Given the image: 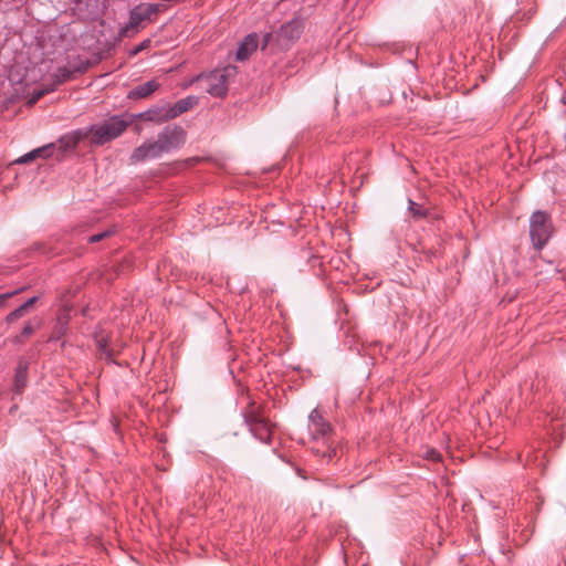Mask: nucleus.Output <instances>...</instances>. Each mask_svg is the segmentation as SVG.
Wrapping results in <instances>:
<instances>
[{
  "instance_id": "1",
  "label": "nucleus",
  "mask_w": 566,
  "mask_h": 566,
  "mask_svg": "<svg viewBox=\"0 0 566 566\" xmlns=\"http://www.w3.org/2000/svg\"><path fill=\"white\" fill-rule=\"evenodd\" d=\"M186 140V133L181 127H167L156 140H147L137 147L132 154V161L138 163L153 159L180 147Z\"/></svg>"
},
{
  "instance_id": "2",
  "label": "nucleus",
  "mask_w": 566,
  "mask_h": 566,
  "mask_svg": "<svg viewBox=\"0 0 566 566\" xmlns=\"http://www.w3.org/2000/svg\"><path fill=\"white\" fill-rule=\"evenodd\" d=\"M302 30V21L295 19L282 25L274 36L270 33L250 34V53L256 50L259 45L262 50L268 45L271 46V50H287L301 36Z\"/></svg>"
},
{
  "instance_id": "3",
  "label": "nucleus",
  "mask_w": 566,
  "mask_h": 566,
  "mask_svg": "<svg viewBox=\"0 0 566 566\" xmlns=\"http://www.w3.org/2000/svg\"><path fill=\"white\" fill-rule=\"evenodd\" d=\"M134 123V116H112L86 129L91 145L101 146L119 137Z\"/></svg>"
},
{
  "instance_id": "4",
  "label": "nucleus",
  "mask_w": 566,
  "mask_h": 566,
  "mask_svg": "<svg viewBox=\"0 0 566 566\" xmlns=\"http://www.w3.org/2000/svg\"><path fill=\"white\" fill-rule=\"evenodd\" d=\"M237 75V67L228 65L222 70H216L209 74H200L191 81L184 84L188 87L192 83H198L202 90L214 97H222L228 92L230 81Z\"/></svg>"
},
{
  "instance_id": "5",
  "label": "nucleus",
  "mask_w": 566,
  "mask_h": 566,
  "mask_svg": "<svg viewBox=\"0 0 566 566\" xmlns=\"http://www.w3.org/2000/svg\"><path fill=\"white\" fill-rule=\"evenodd\" d=\"M158 11L159 6L156 3L144 2L136 6L130 10L129 20L126 25L119 30V36H133L140 29L145 28V22H150Z\"/></svg>"
},
{
  "instance_id": "6",
  "label": "nucleus",
  "mask_w": 566,
  "mask_h": 566,
  "mask_svg": "<svg viewBox=\"0 0 566 566\" xmlns=\"http://www.w3.org/2000/svg\"><path fill=\"white\" fill-rule=\"evenodd\" d=\"M310 433L314 440H318L319 438L324 439L323 444L324 449H321L319 447H313L312 450L323 458H327L331 460L336 451L333 449L326 440L327 434L331 432V426L328 422H326L319 411L317 409H314L310 413V424H308Z\"/></svg>"
},
{
  "instance_id": "7",
  "label": "nucleus",
  "mask_w": 566,
  "mask_h": 566,
  "mask_svg": "<svg viewBox=\"0 0 566 566\" xmlns=\"http://www.w3.org/2000/svg\"><path fill=\"white\" fill-rule=\"evenodd\" d=\"M553 233L551 217L545 211H535L530 219V237L536 250H541Z\"/></svg>"
},
{
  "instance_id": "8",
  "label": "nucleus",
  "mask_w": 566,
  "mask_h": 566,
  "mask_svg": "<svg viewBox=\"0 0 566 566\" xmlns=\"http://www.w3.org/2000/svg\"><path fill=\"white\" fill-rule=\"evenodd\" d=\"M253 403L250 402V432L261 442H270L272 437L271 426L263 417H259L252 409Z\"/></svg>"
},
{
  "instance_id": "9",
  "label": "nucleus",
  "mask_w": 566,
  "mask_h": 566,
  "mask_svg": "<svg viewBox=\"0 0 566 566\" xmlns=\"http://www.w3.org/2000/svg\"><path fill=\"white\" fill-rule=\"evenodd\" d=\"M88 139L86 129H80L64 135L60 138L56 145V149L60 150L61 156L65 153L73 150L81 140Z\"/></svg>"
},
{
  "instance_id": "10",
  "label": "nucleus",
  "mask_w": 566,
  "mask_h": 566,
  "mask_svg": "<svg viewBox=\"0 0 566 566\" xmlns=\"http://www.w3.org/2000/svg\"><path fill=\"white\" fill-rule=\"evenodd\" d=\"M56 149L55 144H49L42 147H39L36 149H33L32 151L21 156L15 160L17 164H29L36 158H50L53 156L54 150Z\"/></svg>"
},
{
  "instance_id": "11",
  "label": "nucleus",
  "mask_w": 566,
  "mask_h": 566,
  "mask_svg": "<svg viewBox=\"0 0 566 566\" xmlns=\"http://www.w3.org/2000/svg\"><path fill=\"white\" fill-rule=\"evenodd\" d=\"M133 116H134V120L137 118L140 120L154 122V123H163V122L169 120L166 105L157 106V107L148 109L144 113L133 115Z\"/></svg>"
},
{
  "instance_id": "12",
  "label": "nucleus",
  "mask_w": 566,
  "mask_h": 566,
  "mask_svg": "<svg viewBox=\"0 0 566 566\" xmlns=\"http://www.w3.org/2000/svg\"><path fill=\"white\" fill-rule=\"evenodd\" d=\"M196 104H197V98L192 97V96H188L186 98L178 101L174 105H166V109H167L169 119L176 118L180 114L192 108Z\"/></svg>"
},
{
  "instance_id": "13",
  "label": "nucleus",
  "mask_w": 566,
  "mask_h": 566,
  "mask_svg": "<svg viewBox=\"0 0 566 566\" xmlns=\"http://www.w3.org/2000/svg\"><path fill=\"white\" fill-rule=\"evenodd\" d=\"M160 84L156 80H150L136 86L128 94L130 98H146L159 88Z\"/></svg>"
},
{
  "instance_id": "14",
  "label": "nucleus",
  "mask_w": 566,
  "mask_h": 566,
  "mask_svg": "<svg viewBox=\"0 0 566 566\" xmlns=\"http://www.w3.org/2000/svg\"><path fill=\"white\" fill-rule=\"evenodd\" d=\"M27 384V366L22 363L19 364L17 368V374L14 378V390L17 394L22 392Z\"/></svg>"
},
{
  "instance_id": "15",
  "label": "nucleus",
  "mask_w": 566,
  "mask_h": 566,
  "mask_svg": "<svg viewBox=\"0 0 566 566\" xmlns=\"http://www.w3.org/2000/svg\"><path fill=\"white\" fill-rule=\"evenodd\" d=\"M408 203H409V211L410 213L412 214V218L413 219H422V218H426L428 216V210L426 208H423L422 206H420L419 203L412 201L411 199L408 200Z\"/></svg>"
},
{
  "instance_id": "16",
  "label": "nucleus",
  "mask_w": 566,
  "mask_h": 566,
  "mask_svg": "<svg viewBox=\"0 0 566 566\" xmlns=\"http://www.w3.org/2000/svg\"><path fill=\"white\" fill-rule=\"evenodd\" d=\"M248 56V38H244L240 44V48L237 52V60L243 61Z\"/></svg>"
},
{
  "instance_id": "17",
  "label": "nucleus",
  "mask_w": 566,
  "mask_h": 566,
  "mask_svg": "<svg viewBox=\"0 0 566 566\" xmlns=\"http://www.w3.org/2000/svg\"><path fill=\"white\" fill-rule=\"evenodd\" d=\"M24 314H25V312L23 311V307L20 306L18 308H15L14 311H12L7 316V322H9V323L14 322V321L21 318Z\"/></svg>"
},
{
  "instance_id": "18",
  "label": "nucleus",
  "mask_w": 566,
  "mask_h": 566,
  "mask_svg": "<svg viewBox=\"0 0 566 566\" xmlns=\"http://www.w3.org/2000/svg\"><path fill=\"white\" fill-rule=\"evenodd\" d=\"M96 344L98 346V349L104 353V354H108V349H107V338L105 336H99L96 338Z\"/></svg>"
},
{
  "instance_id": "19",
  "label": "nucleus",
  "mask_w": 566,
  "mask_h": 566,
  "mask_svg": "<svg viewBox=\"0 0 566 566\" xmlns=\"http://www.w3.org/2000/svg\"><path fill=\"white\" fill-rule=\"evenodd\" d=\"M151 44V40L150 39H146L144 40L139 45H137L133 51H132V55H136L138 54L139 52L148 49Z\"/></svg>"
},
{
  "instance_id": "20",
  "label": "nucleus",
  "mask_w": 566,
  "mask_h": 566,
  "mask_svg": "<svg viewBox=\"0 0 566 566\" xmlns=\"http://www.w3.org/2000/svg\"><path fill=\"white\" fill-rule=\"evenodd\" d=\"M426 458L432 461H439L441 459V454L438 451L431 449L426 452Z\"/></svg>"
},
{
  "instance_id": "21",
  "label": "nucleus",
  "mask_w": 566,
  "mask_h": 566,
  "mask_svg": "<svg viewBox=\"0 0 566 566\" xmlns=\"http://www.w3.org/2000/svg\"><path fill=\"white\" fill-rule=\"evenodd\" d=\"M109 235V232L108 231H105V232H102V233H98V234H94L90 238V242L94 243V242H98L101 240H103L104 238L108 237Z\"/></svg>"
},
{
  "instance_id": "22",
  "label": "nucleus",
  "mask_w": 566,
  "mask_h": 566,
  "mask_svg": "<svg viewBox=\"0 0 566 566\" xmlns=\"http://www.w3.org/2000/svg\"><path fill=\"white\" fill-rule=\"evenodd\" d=\"M36 297H32L28 300L24 304L21 305L23 307V311L27 313V311L35 303Z\"/></svg>"
},
{
  "instance_id": "23",
  "label": "nucleus",
  "mask_w": 566,
  "mask_h": 566,
  "mask_svg": "<svg viewBox=\"0 0 566 566\" xmlns=\"http://www.w3.org/2000/svg\"><path fill=\"white\" fill-rule=\"evenodd\" d=\"M36 297H32L28 300L24 304L21 305L23 307V311L27 313V311L35 303Z\"/></svg>"
},
{
  "instance_id": "24",
  "label": "nucleus",
  "mask_w": 566,
  "mask_h": 566,
  "mask_svg": "<svg viewBox=\"0 0 566 566\" xmlns=\"http://www.w3.org/2000/svg\"><path fill=\"white\" fill-rule=\"evenodd\" d=\"M33 333V328L31 325H27L23 331H22V335H25V336H29Z\"/></svg>"
},
{
  "instance_id": "25",
  "label": "nucleus",
  "mask_w": 566,
  "mask_h": 566,
  "mask_svg": "<svg viewBox=\"0 0 566 566\" xmlns=\"http://www.w3.org/2000/svg\"><path fill=\"white\" fill-rule=\"evenodd\" d=\"M14 293H7V294H2L0 295V305H2V303L8 300L10 296H12Z\"/></svg>"
},
{
  "instance_id": "26",
  "label": "nucleus",
  "mask_w": 566,
  "mask_h": 566,
  "mask_svg": "<svg viewBox=\"0 0 566 566\" xmlns=\"http://www.w3.org/2000/svg\"><path fill=\"white\" fill-rule=\"evenodd\" d=\"M43 95H44V92H43V91H40V92L36 94V96H35V98H34V99H38V98L42 97Z\"/></svg>"
}]
</instances>
